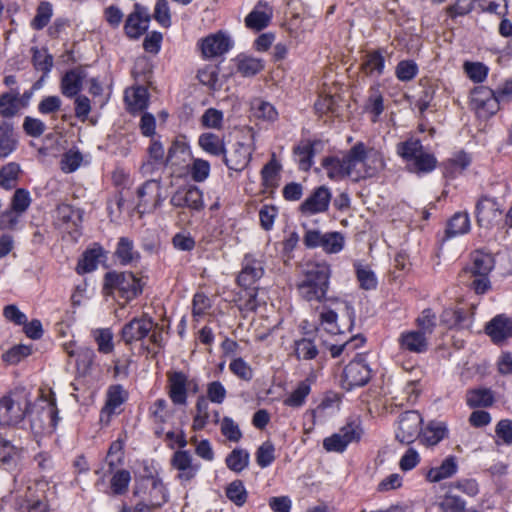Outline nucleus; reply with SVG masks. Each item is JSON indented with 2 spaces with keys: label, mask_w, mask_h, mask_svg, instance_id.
<instances>
[{
  "label": "nucleus",
  "mask_w": 512,
  "mask_h": 512,
  "mask_svg": "<svg viewBox=\"0 0 512 512\" xmlns=\"http://www.w3.org/2000/svg\"><path fill=\"white\" fill-rule=\"evenodd\" d=\"M332 270L330 264L326 261H312L305 265L302 275L296 284L299 297L308 303H326L335 301L340 305H344L348 313L353 312L349 305L337 298L327 297L330 287V278Z\"/></svg>",
  "instance_id": "1"
},
{
  "label": "nucleus",
  "mask_w": 512,
  "mask_h": 512,
  "mask_svg": "<svg viewBox=\"0 0 512 512\" xmlns=\"http://www.w3.org/2000/svg\"><path fill=\"white\" fill-rule=\"evenodd\" d=\"M351 157L355 181L376 176L386 165L382 152L374 147H366L363 142H358L351 148Z\"/></svg>",
  "instance_id": "2"
},
{
  "label": "nucleus",
  "mask_w": 512,
  "mask_h": 512,
  "mask_svg": "<svg viewBox=\"0 0 512 512\" xmlns=\"http://www.w3.org/2000/svg\"><path fill=\"white\" fill-rule=\"evenodd\" d=\"M105 289L125 301L136 298L142 292L141 279L131 272H108L105 275Z\"/></svg>",
  "instance_id": "3"
},
{
  "label": "nucleus",
  "mask_w": 512,
  "mask_h": 512,
  "mask_svg": "<svg viewBox=\"0 0 512 512\" xmlns=\"http://www.w3.org/2000/svg\"><path fill=\"white\" fill-rule=\"evenodd\" d=\"M167 394L174 405L185 406L187 404L188 393H197L199 384L197 379L190 378L183 371L167 372Z\"/></svg>",
  "instance_id": "4"
},
{
  "label": "nucleus",
  "mask_w": 512,
  "mask_h": 512,
  "mask_svg": "<svg viewBox=\"0 0 512 512\" xmlns=\"http://www.w3.org/2000/svg\"><path fill=\"white\" fill-rule=\"evenodd\" d=\"M303 243L308 249L321 248L326 254L340 253L345 246V237L341 232H321L318 229H307Z\"/></svg>",
  "instance_id": "5"
},
{
  "label": "nucleus",
  "mask_w": 512,
  "mask_h": 512,
  "mask_svg": "<svg viewBox=\"0 0 512 512\" xmlns=\"http://www.w3.org/2000/svg\"><path fill=\"white\" fill-rule=\"evenodd\" d=\"M29 400L20 394H10L0 399V425L17 426L28 413Z\"/></svg>",
  "instance_id": "6"
},
{
  "label": "nucleus",
  "mask_w": 512,
  "mask_h": 512,
  "mask_svg": "<svg viewBox=\"0 0 512 512\" xmlns=\"http://www.w3.org/2000/svg\"><path fill=\"white\" fill-rule=\"evenodd\" d=\"M170 465L176 471L175 480L183 487L189 486L196 479L202 467L189 450L175 451Z\"/></svg>",
  "instance_id": "7"
},
{
  "label": "nucleus",
  "mask_w": 512,
  "mask_h": 512,
  "mask_svg": "<svg viewBox=\"0 0 512 512\" xmlns=\"http://www.w3.org/2000/svg\"><path fill=\"white\" fill-rule=\"evenodd\" d=\"M362 434L360 421H348L338 432L323 440V448L327 452L343 453L349 444L360 441Z\"/></svg>",
  "instance_id": "8"
},
{
  "label": "nucleus",
  "mask_w": 512,
  "mask_h": 512,
  "mask_svg": "<svg viewBox=\"0 0 512 512\" xmlns=\"http://www.w3.org/2000/svg\"><path fill=\"white\" fill-rule=\"evenodd\" d=\"M135 496H142L152 508H159L168 500V491L158 477L147 476L137 481Z\"/></svg>",
  "instance_id": "9"
},
{
  "label": "nucleus",
  "mask_w": 512,
  "mask_h": 512,
  "mask_svg": "<svg viewBox=\"0 0 512 512\" xmlns=\"http://www.w3.org/2000/svg\"><path fill=\"white\" fill-rule=\"evenodd\" d=\"M138 207H143L144 211L151 212L161 207L167 198V192L158 179L145 181L137 189Z\"/></svg>",
  "instance_id": "10"
},
{
  "label": "nucleus",
  "mask_w": 512,
  "mask_h": 512,
  "mask_svg": "<svg viewBox=\"0 0 512 512\" xmlns=\"http://www.w3.org/2000/svg\"><path fill=\"white\" fill-rule=\"evenodd\" d=\"M470 105L479 118L488 119L499 110L500 104L494 90L478 86L471 92Z\"/></svg>",
  "instance_id": "11"
},
{
  "label": "nucleus",
  "mask_w": 512,
  "mask_h": 512,
  "mask_svg": "<svg viewBox=\"0 0 512 512\" xmlns=\"http://www.w3.org/2000/svg\"><path fill=\"white\" fill-rule=\"evenodd\" d=\"M371 378V369L363 355H357L343 371L342 386L347 390L366 385Z\"/></svg>",
  "instance_id": "12"
},
{
  "label": "nucleus",
  "mask_w": 512,
  "mask_h": 512,
  "mask_svg": "<svg viewBox=\"0 0 512 512\" xmlns=\"http://www.w3.org/2000/svg\"><path fill=\"white\" fill-rule=\"evenodd\" d=\"M422 416L417 411H406L399 416L396 438L401 443L410 444L421 437Z\"/></svg>",
  "instance_id": "13"
},
{
  "label": "nucleus",
  "mask_w": 512,
  "mask_h": 512,
  "mask_svg": "<svg viewBox=\"0 0 512 512\" xmlns=\"http://www.w3.org/2000/svg\"><path fill=\"white\" fill-rule=\"evenodd\" d=\"M170 204L175 208H187L199 212L205 206L203 191L194 185L180 187L171 196Z\"/></svg>",
  "instance_id": "14"
},
{
  "label": "nucleus",
  "mask_w": 512,
  "mask_h": 512,
  "mask_svg": "<svg viewBox=\"0 0 512 512\" xmlns=\"http://www.w3.org/2000/svg\"><path fill=\"white\" fill-rule=\"evenodd\" d=\"M476 218L479 226L489 229L502 222L503 209L496 199L483 197L476 205Z\"/></svg>",
  "instance_id": "15"
},
{
  "label": "nucleus",
  "mask_w": 512,
  "mask_h": 512,
  "mask_svg": "<svg viewBox=\"0 0 512 512\" xmlns=\"http://www.w3.org/2000/svg\"><path fill=\"white\" fill-rule=\"evenodd\" d=\"M128 392L120 384L111 385L106 392L105 405L100 411V422L108 425L114 415L121 412V406L127 401Z\"/></svg>",
  "instance_id": "16"
},
{
  "label": "nucleus",
  "mask_w": 512,
  "mask_h": 512,
  "mask_svg": "<svg viewBox=\"0 0 512 512\" xmlns=\"http://www.w3.org/2000/svg\"><path fill=\"white\" fill-rule=\"evenodd\" d=\"M254 150L255 147L252 142H236L232 145L229 152L225 151V153H223L224 163L229 170L241 172L250 163Z\"/></svg>",
  "instance_id": "17"
},
{
  "label": "nucleus",
  "mask_w": 512,
  "mask_h": 512,
  "mask_svg": "<svg viewBox=\"0 0 512 512\" xmlns=\"http://www.w3.org/2000/svg\"><path fill=\"white\" fill-rule=\"evenodd\" d=\"M322 166L326 171L327 177L334 181H339L345 177L355 180V170L353 159L351 157V149L342 157H327L323 159Z\"/></svg>",
  "instance_id": "18"
},
{
  "label": "nucleus",
  "mask_w": 512,
  "mask_h": 512,
  "mask_svg": "<svg viewBox=\"0 0 512 512\" xmlns=\"http://www.w3.org/2000/svg\"><path fill=\"white\" fill-rule=\"evenodd\" d=\"M233 44L229 34L218 31L201 39L200 48L204 58H215L227 53Z\"/></svg>",
  "instance_id": "19"
},
{
  "label": "nucleus",
  "mask_w": 512,
  "mask_h": 512,
  "mask_svg": "<svg viewBox=\"0 0 512 512\" xmlns=\"http://www.w3.org/2000/svg\"><path fill=\"white\" fill-rule=\"evenodd\" d=\"M153 328L154 321L152 318L143 315L141 317H135L126 323L122 327L120 336L126 344L130 345L148 337Z\"/></svg>",
  "instance_id": "20"
},
{
  "label": "nucleus",
  "mask_w": 512,
  "mask_h": 512,
  "mask_svg": "<svg viewBox=\"0 0 512 512\" xmlns=\"http://www.w3.org/2000/svg\"><path fill=\"white\" fill-rule=\"evenodd\" d=\"M31 202V195L27 189H16L10 203L11 211H6L0 215V228L13 227L17 223V219L13 216V213L17 215L23 214L29 208Z\"/></svg>",
  "instance_id": "21"
},
{
  "label": "nucleus",
  "mask_w": 512,
  "mask_h": 512,
  "mask_svg": "<svg viewBox=\"0 0 512 512\" xmlns=\"http://www.w3.org/2000/svg\"><path fill=\"white\" fill-rule=\"evenodd\" d=\"M331 198L330 189L326 186H319L301 203L300 212L306 216L324 213L329 209Z\"/></svg>",
  "instance_id": "22"
},
{
  "label": "nucleus",
  "mask_w": 512,
  "mask_h": 512,
  "mask_svg": "<svg viewBox=\"0 0 512 512\" xmlns=\"http://www.w3.org/2000/svg\"><path fill=\"white\" fill-rule=\"evenodd\" d=\"M149 22L150 14L148 9L136 3L134 11L129 14L124 25L126 35L131 39H138L147 31Z\"/></svg>",
  "instance_id": "23"
},
{
  "label": "nucleus",
  "mask_w": 512,
  "mask_h": 512,
  "mask_svg": "<svg viewBox=\"0 0 512 512\" xmlns=\"http://www.w3.org/2000/svg\"><path fill=\"white\" fill-rule=\"evenodd\" d=\"M264 268L260 260L251 254H246L243 259L242 269L237 276V283L244 289L254 287V284L263 276Z\"/></svg>",
  "instance_id": "24"
},
{
  "label": "nucleus",
  "mask_w": 512,
  "mask_h": 512,
  "mask_svg": "<svg viewBox=\"0 0 512 512\" xmlns=\"http://www.w3.org/2000/svg\"><path fill=\"white\" fill-rule=\"evenodd\" d=\"M398 346L402 352L422 354L427 352L429 338L418 330H405L398 337Z\"/></svg>",
  "instance_id": "25"
},
{
  "label": "nucleus",
  "mask_w": 512,
  "mask_h": 512,
  "mask_svg": "<svg viewBox=\"0 0 512 512\" xmlns=\"http://www.w3.org/2000/svg\"><path fill=\"white\" fill-rule=\"evenodd\" d=\"M55 223L64 232L74 236L78 232L80 216L71 205L63 203L57 206Z\"/></svg>",
  "instance_id": "26"
},
{
  "label": "nucleus",
  "mask_w": 512,
  "mask_h": 512,
  "mask_svg": "<svg viewBox=\"0 0 512 512\" xmlns=\"http://www.w3.org/2000/svg\"><path fill=\"white\" fill-rule=\"evenodd\" d=\"M115 258L121 265L137 266L141 260V254L135 249L134 242L128 237H120L115 251Z\"/></svg>",
  "instance_id": "27"
},
{
  "label": "nucleus",
  "mask_w": 512,
  "mask_h": 512,
  "mask_svg": "<svg viewBox=\"0 0 512 512\" xmlns=\"http://www.w3.org/2000/svg\"><path fill=\"white\" fill-rule=\"evenodd\" d=\"M272 18V9L266 2H258L254 9L245 17V25L254 31L266 28Z\"/></svg>",
  "instance_id": "28"
},
{
  "label": "nucleus",
  "mask_w": 512,
  "mask_h": 512,
  "mask_svg": "<svg viewBox=\"0 0 512 512\" xmlns=\"http://www.w3.org/2000/svg\"><path fill=\"white\" fill-rule=\"evenodd\" d=\"M485 331L493 342H502L512 335V319L504 315H497L487 323Z\"/></svg>",
  "instance_id": "29"
},
{
  "label": "nucleus",
  "mask_w": 512,
  "mask_h": 512,
  "mask_svg": "<svg viewBox=\"0 0 512 512\" xmlns=\"http://www.w3.org/2000/svg\"><path fill=\"white\" fill-rule=\"evenodd\" d=\"M85 73L79 68L67 71L61 79L60 90L67 98H73L82 90Z\"/></svg>",
  "instance_id": "30"
},
{
  "label": "nucleus",
  "mask_w": 512,
  "mask_h": 512,
  "mask_svg": "<svg viewBox=\"0 0 512 512\" xmlns=\"http://www.w3.org/2000/svg\"><path fill=\"white\" fill-rule=\"evenodd\" d=\"M124 100L130 113L142 112L148 106V90L142 86L128 88L125 90Z\"/></svg>",
  "instance_id": "31"
},
{
  "label": "nucleus",
  "mask_w": 512,
  "mask_h": 512,
  "mask_svg": "<svg viewBox=\"0 0 512 512\" xmlns=\"http://www.w3.org/2000/svg\"><path fill=\"white\" fill-rule=\"evenodd\" d=\"M457 470L458 465L456 458L454 456H448L442 461L440 466L430 468L425 477L427 481L436 483L452 477L457 473Z\"/></svg>",
  "instance_id": "32"
},
{
  "label": "nucleus",
  "mask_w": 512,
  "mask_h": 512,
  "mask_svg": "<svg viewBox=\"0 0 512 512\" xmlns=\"http://www.w3.org/2000/svg\"><path fill=\"white\" fill-rule=\"evenodd\" d=\"M385 58L380 50L369 52L363 58L361 71L367 76L379 77L384 73Z\"/></svg>",
  "instance_id": "33"
},
{
  "label": "nucleus",
  "mask_w": 512,
  "mask_h": 512,
  "mask_svg": "<svg viewBox=\"0 0 512 512\" xmlns=\"http://www.w3.org/2000/svg\"><path fill=\"white\" fill-rule=\"evenodd\" d=\"M423 151L424 148L421 141L415 138L400 142L396 146L397 154L407 162L410 168L415 164L419 154Z\"/></svg>",
  "instance_id": "34"
},
{
  "label": "nucleus",
  "mask_w": 512,
  "mask_h": 512,
  "mask_svg": "<svg viewBox=\"0 0 512 512\" xmlns=\"http://www.w3.org/2000/svg\"><path fill=\"white\" fill-rule=\"evenodd\" d=\"M471 265L466 270L471 275H489L494 268V258L491 254L475 251L471 257Z\"/></svg>",
  "instance_id": "35"
},
{
  "label": "nucleus",
  "mask_w": 512,
  "mask_h": 512,
  "mask_svg": "<svg viewBox=\"0 0 512 512\" xmlns=\"http://www.w3.org/2000/svg\"><path fill=\"white\" fill-rule=\"evenodd\" d=\"M384 109V97L379 86H372L369 89V95L364 105V110L371 114V121L376 123Z\"/></svg>",
  "instance_id": "36"
},
{
  "label": "nucleus",
  "mask_w": 512,
  "mask_h": 512,
  "mask_svg": "<svg viewBox=\"0 0 512 512\" xmlns=\"http://www.w3.org/2000/svg\"><path fill=\"white\" fill-rule=\"evenodd\" d=\"M294 157L300 170L308 171L313 165L315 155L314 143L310 140L301 141L293 149Z\"/></svg>",
  "instance_id": "37"
},
{
  "label": "nucleus",
  "mask_w": 512,
  "mask_h": 512,
  "mask_svg": "<svg viewBox=\"0 0 512 512\" xmlns=\"http://www.w3.org/2000/svg\"><path fill=\"white\" fill-rule=\"evenodd\" d=\"M447 436V426L443 422H430L421 433L420 441L426 446H434Z\"/></svg>",
  "instance_id": "38"
},
{
  "label": "nucleus",
  "mask_w": 512,
  "mask_h": 512,
  "mask_svg": "<svg viewBox=\"0 0 512 512\" xmlns=\"http://www.w3.org/2000/svg\"><path fill=\"white\" fill-rule=\"evenodd\" d=\"M17 147V138L13 126L6 122H0V158L8 157Z\"/></svg>",
  "instance_id": "39"
},
{
  "label": "nucleus",
  "mask_w": 512,
  "mask_h": 512,
  "mask_svg": "<svg viewBox=\"0 0 512 512\" xmlns=\"http://www.w3.org/2000/svg\"><path fill=\"white\" fill-rule=\"evenodd\" d=\"M211 418L210 404L204 396H199L195 404V414L192 421L194 431L203 430Z\"/></svg>",
  "instance_id": "40"
},
{
  "label": "nucleus",
  "mask_w": 512,
  "mask_h": 512,
  "mask_svg": "<svg viewBox=\"0 0 512 512\" xmlns=\"http://www.w3.org/2000/svg\"><path fill=\"white\" fill-rule=\"evenodd\" d=\"M103 254L104 251L100 246L93 247L85 251L82 258L78 262L77 272L84 274L94 271L98 267Z\"/></svg>",
  "instance_id": "41"
},
{
  "label": "nucleus",
  "mask_w": 512,
  "mask_h": 512,
  "mask_svg": "<svg viewBox=\"0 0 512 512\" xmlns=\"http://www.w3.org/2000/svg\"><path fill=\"white\" fill-rule=\"evenodd\" d=\"M310 392L311 383L309 379H305L301 381L297 387L283 400V404L291 408L302 407L305 404L306 398Z\"/></svg>",
  "instance_id": "42"
},
{
  "label": "nucleus",
  "mask_w": 512,
  "mask_h": 512,
  "mask_svg": "<svg viewBox=\"0 0 512 512\" xmlns=\"http://www.w3.org/2000/svg\"><path fill=\"white\" fill-rule=\"evenodd\" d=\"M32 64L37 71L43 73L42 78L48 76L53 68V56L46 48L32 47Z\"/></svg>",
  "instance_id": "43"
},
{
  "label": "nucleus",
  "mask_w": 512,
  "mask_h": 512,
  "mask_svg": "<svg viewBox=\"0 0 512 512\" xmlns=\"http://www.w3.org/2000/svg\"><path fill=\"white\" fill-rule=\"evenodd\" d=\"M198 144L203 151L213 156H220L225 153L223 140L216 134L207 132L198 138Z\"/></svg>",
  "instance_id": "44"
},
{
  "label": "nucleus",
  "mask_w": 512,
  "mask_h": 512,
  "mask_svg": "<svg viewBox=\"0 0 512 512\" xmlns=\"http://www.w3.org/2000/svg\"><path fill=\"white\" fill-rule=\"evenodd\" d=\"M470 230V219L467 213H455L448 221L446 235L448 238L466 234Z\"/></svg>",
  "instance_id": "45"
},
{
  "label": "nucleus",
  "mask_w": 512,
  "mask_h": 512,
  "mask_svg": "<svg viewBox=\"0 0 512 512\" xmlns=\"http://www.w3.org/2000/svg\"><path fill=\"white\" fill-rule=\"evenodd\" d=\"M438 507L441 512H464L466 501L458 495L453 494L452 489L439 497Z\"/></svg>",
  "instance_id": "46"
},
{
  "label": "nucleus",
  "mask_w": 512,
  "mask_h": 512,
  "mask_svg": "<svg viewBox=\"0 0 512 512\" xmlns=\"http://www.w3.org/2000/svg\"><path fill=\"white\" fill-rule=\"evenodd\" d=\"M149 415L156 424L167 423L174 415V410L169 406L167 400L159 398L149 407Z\"/></svg>",
  "instance_id": "47"
},
{
  "label": "nucleus",
  "mask_w": 512,
  "mask_h": 512,
  "mask_svg": "<svg viewBox=\"0 0 512 512\" xmlns=\"http://www.w3.org/2000/svg\"><path fill=\"white\" fill-rule=\"evenodd\" d=\"M250 462V454L247 450L242 448L233 449L226 457L225 463L227 467L236 473L245 470Z\"/></svg>",
  "instance_id": "48"
},
{
  "label": "nucleus",
  "mask_w": 512,
  "mask_h": 512,
  "mask_svg": "<svg viewBox=\"0 0 512 512\" xmlns=\"http://www.w3.org/2000/svg\"><path fill=\"white\" fill-rule=\"evenodd\" d=\"M21 172L20 165L9 162L0 169V187L11 190L16 187Z\"/></svg>",
  "instance_id": "49"
},
{
  "label": "nucleus",
  "mask_w": 512,
  "mask_h": 512,
  "mask_svg": "<svg viewBox=\"0 0 512 512\" xmlns=\"http://www.w3.org/2000/svg\"><path fill=\"white\" fill-rule=\"evenodd\" d=\"M91 335L97 344L100 353L110 354L114 351L113 332L110 328H96L91 331Z\"/></svg>",
  "instance_id": "50"
},
{
  "label": "nucleus",
  "mask_w": 512,
  "mask_h": 512,
  "mask_svg": "<svg viewBox=\"0 0 512 512\" xmlns=\"http://www.w3.org/2000/svg\"><path fill=\"white\" fill-rule=\"evenodd\" d=\"M357 280L360 287L364 290H374L378 285L377 277L374 271L368 266L360 262L354 263Z\"/></svg>",
  "instance_id": "51"
},
{
  "label": "nucleus",
  "mask_w": 512,
  "mask_h": 512,
  "mask_svg": "<svg viewBox=\"0 0 512 512\" xmlns=\"http://www.w3.org/2000/svg\"><path fill=\"white\" fill-rule=\"evenodd\" d=\"M264 68L261 59L240 55L237 57V70L244 77H251L259 73Z\"/></svg>",
  "instance_id": "52"
},
{
  "label": "nucleus",
  "mask_w": 512,
  "mask_h": 512,
  "mask_svg": "<svg viewBox=\"0 0 512 512\" xmlns=\"http://www.w3.org/2000/svg\"><path fill=\"white\" fill-rule=\"evenodd\" d=\"M294 353L298 360H312L318 355V348L310 338H300L294 341Z\"/></svg>",
  "instance_id": "53"
},
{
  "label": "nucleus",
  "mask_w": 512,
  "mask_h": 512,
  "mask_svg": "<svg viewBox=\"0 0 512 512\" xmlns=\"http://www.w3.org/2000/svg\"><path fill=\"white\" fill-rule=\"evenodd\" d=\"M494 402V397L489 389H475L467 392L466 403L471 408L488 407Z\"/></svg>",
  "instance_id": "54"
},
{
  "label": "nucleus",
  "mask_w": 512,
  "mask_h": 512,
  "mask_svg": "<svg viewBox=\"0 0 512 512\" xmlns=\"http://www.w3.org/2000/svg\"><path fill=\"white\" fill-rule=\"evenodd\" d=\"M32 354V347L29 345H14L1 356L3 362L8 365H16Z\"/></svg>",
  "instance_id": "55"
},
{
  "label": "nucleus",
  "mask_w": 512,
  "mask_h": 512,
  "mask_svg": "<svg viewBox=\"0 0 512 512\" xmlns=\"http://www.w3.org/2000/svg\"><path fill=\"white\" fill-rule=\"evenodd\" d=\"M226 497L238 507H242L248 498V492L241 480L232 481L225 490Z\"/></svg>",
  "instance_id": "56"
},
{
  "label": "nucleus",
  "mask_w": 512,
  "mask_h": 512,
  "mask_svg": "<svg viewBox=\"0 0 512 512\" xmlns=\"http://www.w3.org/2000/svg\"><path fill=\"white\" fill-rule=\"evenodd\" d=\"M52 16H53L52 4L47 1L41 2L36 9L35 17L31 21V27L34 30H42L44 27H46L48 25Z\"/></svg>",
  "instance_id": "57"
},
{
  "label": "nucleus",
  "mask_w": 512,
  "mask_h": 512,
  "mask_svg": "<svg viewBox=\"0 0 512 512\" xmlns=\"http://www.w3.org/2000/svg\"><path fill=\"white\" fill-rule=\"evenodd\" d=\"M253 115L264 121L274 122L278 118V112L275 107L266 101L255 100L252 104Z\"/></svg>",
  "instance_id": "58"
},
{
  "label": "nucleus",
  "mask_w": 512,
  "mask_h": 512,
  "mask_svg": "<svg viewBox=\"0 0 512 512\" xmlns=\"http://www.w3.org/2000/svg\"><path fill=\"white\" fill-rule=\"evenodd\" d=\"M416 325L419 332H424L428 338L434 332L437 325L436 314L429 308L424 309L416 319Z\"/></svg>",
  "instance_id": "59"
},
{
  "label": "nucleus",
  "mask_w": 512,
  "mask_h": 512,
  "mask_svg": "<svg viewBox=\"0 0 512 512\" xmlns=\"http://www.w3.org/2000/svg\"><path fill=\"white\" fill-rule=\"evenodd\" d=\"M96 354L92 348L80 347L76 353V367L77 370L86 375L90 372L94 363Z\"/></svg>",
  "instance_id": "60"
},
{
  "label": "nucleus",
  "mask_w": 512,
  "mask_h": 512,
  "mask_svg": "<svg viewBox=\"0 0 512 512\" xmlns=\"http://www.w3.org/2000/svg\"><path fill=\"white\" fill-rule=\"evenodd\" d=\"M131 481L130 472L122 469L116 471L110 480V488L114 495H123L127 492Z\"/></svg>",
  "instance_id": "61"
},
{
  "label": "nucleus",
  "mask_w": 512,
  "mask_h": 512,
  "mask_svg": "<svg viewBox=\"0 0 512 512\" xmlns=\"http://www.w3.org/2000/svg\"><path fill=\"white\" fill-rule=\"evenodd\" d=\"M210 163L201 158H194L188 168L191 178L195 182H204L210 175Z\"/></svg>",
  "instance_id": "62"
},
{
  "label": "nucleus",
  "mask_w": 512,
  "mask_h": 512,
  "mask_svg": "<svg viewBox=\"0 0 512 512\" xmlns=\"http://www.w3.org/2000/svg\"><path fill=\"white\" fill-rule=\"evenodd\" d=\"M229 370L239 379L249 382L253 378V369L242 357H235L229 364Z\"/></svg>",
  "instance_id": "63"
},
{
  "label": "nucleus",
  "mask_w": 512,
  "mask_h": 512,
  "mask_svg": "<svg viewBox=\"0 0 512 512\" xmlns=\"http://www.w3.org/2000/svg\"><path fill=\"white\" fill-rule=\"evenodd\" d=\"M418 65L413 60H402L395 68V75L398 80L408 82L413 80L418 74Z\"/></svg>",
  "instance_id": "64"
}]
</instances>
